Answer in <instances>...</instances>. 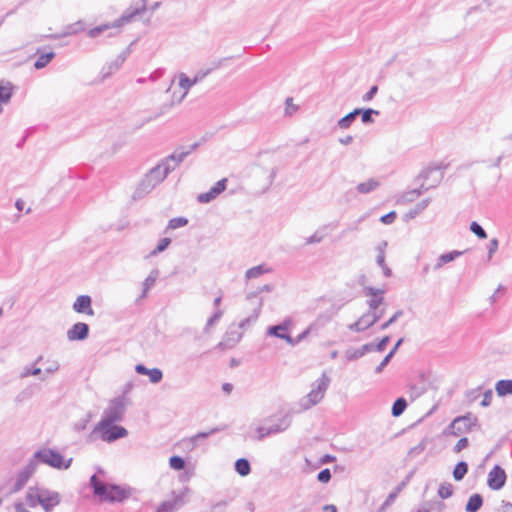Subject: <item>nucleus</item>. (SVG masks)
Wrapping results in <instances>:
<instances>
[{
    "mask_svg": "<svg viewBox=\"0 0 512 512\" xmlns=\"http://www.w3.org/2000/svg\"><path fill=\"white\" fill-rule=\"evenodd\" d=\"M438 496L441 499H447L453 495V485L451 483H442L438 488Z\"/></svg>",
    "mask_w": 512,
    "mask_h": 512,
    "instance_id": "44",
    "label": "nucleus"
},
{
    "mask_svg": "<svg viewBox=\"0 0 512 512\" xmlns=\"http://www.w3.org/2000/svg\"><path fill=\"white\" fill-rule=\"evenodd\" d=\"M61 502V496L56 491L41 489L40 504L45 512H52Z\"/></svg>",
    "mask_w": 512,
    "mask_h": 512,
    "instance_id": "12",
    "label": "nucleus"
},
{
    "mask_svg": "<svg viewBox=\"0 0 512 512\" xmlns=\"http://www.w3.org/2000/svg\"><path fill=\"white\" fill-rule=\"evenodd\" d=\"M481 390H482L481 386L474 388V389L467 390L464 394V398H465L466 402L469 404L475 402L479 398Z\"/></svg>",
    "mask_w": 512,
    "mask_h": 512,
    "instance_id": "46",
    "label": "nucleus"
},
{
    "mask_svg": "<svg viewBox=\"0 0 512 512\" xmlns=\"http://www.w3.org/2000/svg\"><path fill=\"white\" fill-rule=\"evenodd\" d=\"M396 498L397 492H391L379 508L378 512H385V510L394 503Z\"/></svg>",
    "mask_w": 512,
    "mask_h": 512,
    "instance_id": "54",
    "label": "nucleus"
},
{
    "mask_svg": "<svg viewBox=\"0 0 512 512\" xmlns=\"http://www.w3.org/2000/svg\"><path fill=\"white\" fill-rule=\"evenodd\" d=\"M317 479L319 482H322V483H327L330 481L331 479V472L329 469H324L322 471H320L317 475Z\"/></svg>",
    "mask_w": 512,
    "mask_h": 512,
    "instance_id": "59",
    "label": "nucleus"
},
{
    "mask_svg": "<svg viewBox=\"0 0 512 512\" xmlns=\"http://www.w3.org/2000/svg\"><path fill=\"white\" fill-rule=\"evenodd\" d=\"M359 115H361V120H362L363 123L369 124V123H373L374 122V119L372 118V115H379V111L371 109V108L361 109V112H360Z\"/></svg>",
    "mask_w": 512,
    "mask_h": 512,
    "instance_id": "45",
    "label": "nucleus"
},
{
    "mask_svg": "<svg viewBox=\"0 0 512 512\" xmlns=\"http://www.w3.org/2000/svg\"><path fill=\"white\" fill-rule=\"evenodd\" d=\"M470 230L476 235L478 236L480 239H485L487 238V233L485 232V230L482 228L481 225H479L477 222H472L471 225H470Z\"/></svg>",
    "mask_w": 512,
    "mask_h": 512,
    "instance_id": "52",
    "label": "nucleus"
},
{
    "mask_svg": "<svg viewBox=\"0 0 512 512\" xmlns=\"http://www.w3.org/2000/svg\"><path fill=\"white\" fill-rule=\"evenodd\" d=\"M227 179L223 178L215 183V185L207 192L200 193L197 200L200 203H209L216 199L226 189Z\"/></svg>",
    "mask_w": 512,
    "mask_h": 512,
    "instance_id": "15",
    "label": "nucleus"
},
{
    "mask_svg": "<svg viewBox=\"0 0 512 512\" xmlns=\"http://www.w3.org/2000/svg\"><path fill=\"white\" fill-rule=\"evenodd\" d=\"M181 505L180 499H175L173 501L163 502L157 509V512H173Z\"/></svg>",
    "mask_w": 512,
    "mask_h": 512,
    "instance_id": "43",
    "label": "nucleus"
},
{
    "mask_svg": "<svg viewBox=\"0 0 512 512\" xmlns=\"http://www.w3.org/2000/svg\"><path fill=\"white\" fill-rule=\"evenodd\" d=\"M89 335V326L86 323L78 322L67 331V338L70 341H82Z\"/></svg>",
    "mask_w": 512,
    "mask_h": 512,
    "instance_id": "18",
    "label": "nucleus"
},
{
    "mask_svg": "<svg viewBox=\"0 0 512 512\" xmlns=\"http://www.w3.org/2000/svg\"><path fill=\"white\" fill-rule=\"evenodd\" d=\"M127 434L128 432L124 427L115 425L114 422L101 419L94 427L90 436L91 438H100L104 442L111 443L127 436Z\"/></svg>",
    "mask_w": 512,
    "mask_h": 512,
    "instance_id": "6",
    "label": "nucleus"
},
{
    "mask_svg": "<svg viewBox=\"0 0 512 512\" xmlns=\"http://www.w3.org/2000/svg\"><path fill=\"white\" fill-rule=\"evenodd\" d=\"M326 227H321L317 229L310 237H308L305 241L306 245L316 244L323 241L326 234L324 233V230Z\"/></svg>",
    "mask_w": 512,
    "mask_h": 512,
    "instance_id": "41",
    "label": "nucleus"
},
{
    "mask_svg": "<svg viewBox=\"0 0 512 512\" xmlns=\"http://www.w3.org/2000/svg\"><path fill=\"white\" fill-rule=\"evenodd\" d=\"M396 219V212L394 211H391L389 212L388 214L386 215H383L381 218H380V221L383 223V224H386V225H389V224H392Z\"/></svg>",
    "mask_w": 512,
    "mask_h": 512,
    "instance_id": "62",
    "label": "nucleus"
},
{
    "mask_svg": "<svg viewBox=\"0 0 512 512\" xmlns=\"http://www.w3.org/2000/svg\"><path fill=\"white\" fill-rule=\"evenodd\" d=\"M170 243H171V239L170 238H162L159 241L157 247L153 251L150 252V256H155L158 253L163 252L164 250L167 249V247L170 245Z\"/></svg>",
    "mask_w": 512,
    "mask_h": 512,
    "instance_id": "49",
    "label": "nucleus"
},
{
    "mask_svg": "<svg viewBox=\"0 0 512 512\" xmlns=\"http://www.w3.org/2000/svg\"><path fill=\"white\" fill-rule=\"evenodd\" d=\"M34 473L35 461H28L23 468L0 486V495L9 497L21 491Z\"/></svg>",
    "mask_w": 512,
    "mask_h": 512,
    "instance_id": "3",
    "label": "nucleus"
},
{
    "mask_svg": "<svg viewBox=\"0 0 512 512\" xmlns=\"http://www.w3.org/2000/svg\"><path fill=\"white\" fill-rule=\"evenodd\" d=\"M380 186V182L375 178H370L356 186V191L359 194H369L375 191Z\"/></svg>",
    "mask_w": 512,
    "mask_h": 512,
    "instance_id": "22",
    "label": "nucleus"
},
{
    "mask_svg": "<svg viewBox=\"0 0 512 512\" xmlns=\"http://www.w3.org/2000/svg\"><path fill=\"white\" fill-rule=\"evenodd\" d=\"M49 365L45 369L46 374H54L60 369V364L58 361H48Z\"/></svg>",
    "mask_w": 512,
    "mask_h": 512,
    "instance_id": "61",
    "label": "nucleus"
},
{
    "mask_svg": "<svg viewBox=\"0 0 512 512\" xmlns=\"http://www.w3.org/2000/svg\"><path fill=\"white\" fill-rule=\"evenodd\" d=\"M495 391L499 397L512 395V379L497 381L495 384Z\"/></svg>",
    "mask_w": 512,
    "mask_h": 512,
    "instance_id": "27",
    "label": "nucleus"
},
{
    "mask_svg": "<svg viewBox=\"0 0 512 512\" xmlns=\"http://www.w3.org/2000/svg\"><path fill=\"white\" fill-rule=\"evenodd\" d=\"M169 465L174 470H181L185 467V461L180 456H172Z\"/></svg>",
    "mask_w": 512,
    "mask_h": 512,
    "instance_id": "51",
    "label": "nucleus"
},
{
    "mask_svg": "<svg viewBox=\"0 0 512 512\" xmlns=\"http://www.w3.org/2000/svg\"><path fill=\"white\" fill-rule=\"evenodd\" d=\"M36 54L38 55L34 68L39 70L47 66V64L55 57V53L53 51L41 53V50L38 49Z\"/></svg>",
    "mask_w": 512,
    "mask_h": 512,
    "instance_id": "25",
    "label": "nucleus"
},
{
    "mask_svg": "<svg viewBox=\"0 0 512 512\" xmlns=\"http://www.w3.org/2000/svg\"><path fill=\"white\" fill-rule=\"evenodd\" d=\"M361 112V108H357L355 110H353L352 112L348 113L346 116H344L343 118H341L337 125L340 129H348L352 123L355 121L356 117L360 114Z\"/></svg>",
    "mask_w": 512,
    "mask_h": 512,
    "instance_id": "31",
    "label": "nucleus"
},
{
    "mask_svg": "<svg viewBox=\"0 0 512 512\" xmlns=\"http://www.w3.org/2000/svg\"><path fill=\"white\" fill-rule=\"evenodd\" d=\"M497 512H512V503L502 501L500 507L497 509Z\"/></svg>",
    "mask_w": 512,
    "mask_h": 512,
    "instance_id": "64",
    "label": "nucleus"
},
{
    "mask_svg": "<svg viewBox=\"0 0 512 512\" xmlns=\"http://www.w3.org/2000/svg\"><path fill=\"white\" fill-rule=\"evenodd\" d=\"M362 357V352L359 348L357 349H348L345 351V358L347 361H353Z\"/></svg>",
    "mask_w": 512,
    "mask_h": 512,
    "instance_id": "55",
    "label": "nucleus"
},
{
    "mask_svg": "<svg viewBox=\"0 0 512 512\" xmlns=\"http://www.w3.org/2000/svg\"><path fill=\"white\" fill-rule=\"evenodd\" d=\"M376 322L377 318L368 310L356 322L350 324L349 329L356 332L364 331L373 326Z\"/></svg>",
    "mask_w": 512,
    "mask_h": 512,
    "instance_id": "19",
    "label": "nucleus"
},
{
    "mask_svg": "<svg viewBox=\"0 0 512 512\" xmlns=\"http://www.w3.org/2000/svg\"><path fill=\"white\" fill-rule=\"evenodd\" d=\"M29 461H35V469L39 462L57 469H67L70 467L72 459L64 460L63 456L50 448H42L36 451Z\"/></svg>",
    "mask_w": 512,
    "mask_h": 512,
    "instance_id": "8",
    "label": "nucleus"
},
{
    "mask_svg": "<svg viewBox=\"0 0 512 512\" xmlns=\"http://www.w3.org/2000/svg\"><path fill=\"white\" fill-rule=\"evenodd\" d=\"M290 419L288 416H284L280 418L276 423H272L269 425H261L256 429L257 432V440L261 441L264 438L275 435L281 432H284L290 426Z\"/></svg>",
    "mask_w": 512,
    "mask_h": 512,
    "instance_id": "10",
    "label": "nucleus"
},
{
    "mask_svg": "<svg viewBox=\"0 0 512 512\" xmlns=\"http://www.w3.org/2000/svg\"><path fill=\"white\" fill-rule=\"evenodd\" d=\"M403 315V310L396 311L393 316L381 325V330H386L389 326L394 324Z\"/></svg>",
    "mask_w": 512,
    "mask_h": 512,
    "instance_id": "56",
    "label": "nucleus"
},
{
    "mask_svg": "<svg viewBox=\"0 0 512 512\" xmlns=\"http://www.w3.org/2000/svg\"><path fill=\"white\" fill-rule=\"evenodd\" d=\"M178 78V85L179 88L182 90V93L180 95H177L176 92L173 93L171 101L172 104H180L187 96L191 87L194 86L192 80L185 73H180Z\"/></svg>",
    "mask_w": 512,
    "mask_h": 512,
    "instance_id": "16",
    "label": "nucleus"
},
{
    "mask_svg": "<svg viewBox=\"0 0 512 512\" xmlns=\"http://www.w3.org/2000/svg\"><path fill=\"white\" fill-rule=\"evenodd\" d=\"M13 85L9 81H0V102L8 103L12 97Z\"/></svg>",
    "mask_w": 512,
    "mask_h": 512,
    "instance_id": "28",
    "label": "nucleus"
},
{
    "mask_svg": "<svg viewBox=\"0 0 512 512\" xmlns=\"http://www.w3.org/2000/svg\"><path fill=\"white\" fill-rule=\"evenodd\" d=\"M129 399L124 396H118L109 401L108 406L103 412L102 418L106 421L120 422L125 414Z\"/></svg>",
    "mask_w": 512,
    "mask_h": 512,
    "instance_id": "9",
    "label": "nucleus"
},
{
    "mask_svg": "<svg viewBox=\"0 0 512 512\" xmlns=\"http://www.w3.org/2000/svg\"><path fill=\"white\" fill-rule=\"evenodd\" d=\"M478 419L472 413H467L466 415L456 417L449 428L451 429V434L457 436L462 433L469 432L474 426L477 425Z\"/></svg>",
    "mask_w": 512,
    "mask_h": 512,
    "instance_id": "11",
    "label": "nucleus"
},
{
    "mask_svg": "<svg viewBox=\"0 0 512 512\" xmlns=\"http://www.w3.org/2000/svg\"><path fill=\"white\" fill-rule=\"evenodd\" d=\"M196 145H192L189 149H178L170 156L162 160L157 166L152 168L139 184L136 194L149 193L153 188L159 185L167 175L176 169L179 164L195 149Z\"/></svg>",
    "mask_w": 512,
    "mask_h": 512,
    "instance_id": "1",
    "label": "nucleus"
},
{
    "mask_svg": "<svg viewBox=\"0 0 512 512\" xmlns=\"http://www.w3.org/2000/svg\"><path fill=\"white\" fill-rule=\"evenodd\" d=\"M188 223V219L185 218V217H176V218H172L169 223H168V226L167 228L168 229H177V228H180V227H184L186 226Z\"/></svg>",
    "mask_w": 512,
    "mask_h": 512,
    "instance_id": "47",
    "label": "nucleus"
},
{
    "mask_svg": "<svg viewBox=\"0 0 512 512\" xmlns=\"http://www.w3.org/2000/svg\"><path fill=\"white\" fill-rule=\"evenodd\" d=\"M364 295L369 297L367 300L368 310H375L379 308L383 302V295L385 293L384 289H378L372 286H366L363 289Z\"/></svg>",
    "mask_w": 512,
    "mask_h": 512,
    "instance_id": "14",
    "label": "nucleus"
},
{
    "mask_svg": "<svg viewBox=\"0 0 512 512\" xmlns=\"http://www.w3.org/2000/svg\"><path fill=\"white\" fill-rule=\"evenodd\" d=\"M461 254H462V252H460V251H452V252L440 255L438 257V259H437V262H436V264L434 266V269L435 270H439L440 268L443 267V265L454 261Z\"/></svg>",
    "mask_w": 512,
    "mask_h": 512,
    "instance_id": "29",
    "label": "nucleus"
},
{
    "mask_svg": "<svg viewBox=\"0 0 512 512\" xmlns=\"http://www.w3.org/2000/svg\"><path fill=\"white\" fill-rule=\"evenodd\" d=\"M159 276V271L157 269H153L150 271L149 275L143 281V291L140 296L141 299L146 298L148 291L155 285L157 278Z\"/></svg>",
    "mask_w": 512,
    "mask_h": 512,
    "instance_id": "24",
    "label": "nucleus"
},
{
    "mask_svg": "<svg viewBox=\"0 0 512 512\" xmlns=\"http://www.w3.org/2000/svg\"><path fill=\"white\" fill-rule=\"evenodd\" d=\"M269 271H270V269L266 268L264 265H258V266H254V267L248 269L245 273V277L248 280L256 279V278L260 277L261 275H263L264 273L269 272Z\"/></svg>",
    "mask_w": 512,
    "mask_h": 512,
    "instance_id": "39",
    "label": "nucleus"
},
{
    "mask_svg": "<svg viewBox=\"0 0 512 512\" xmlns=\"http://www.w3.org/2000/svg\"><path fill=\"white\" fill-rule=\"evenodd\" d=\"M42 370L35 366H25L20 373V378H27L29 376H37L41 374Z\"/></svg>",
    "mask_w": 512,
    "mask_h": 512,
    "instance_id": "48",
    "label": "nucleus"
},
{
    "mask_svg": "<svg viewBox=\"0 0 512 512\" xmlns=\"http://www.w3.org/2000/svg\"><path fill=\"white\" fill-rule=\"evenodd\" d=\"M218 431H219L218 428H213L208 432L197 433L196 435L184 440V443L187 445H190L191 449H193L198 444L199 440L206 439L207 437H209L210 435H212Z\"/></svg>",
    "mask_w": 512,
    "mask_h": 512,
    "instance_id": "33",
    "label": "nucleus"
},
{
    "mask_svg": "<svg viewBox=\"0 0 512 512\" xmlns=\"http://www.w3.org/2000/svg\"><path fill=\"white\" fill-rule=\"evenodd\" d=\"M135 371L138 374L147 375L149 377L150 382L153 384H157V383L161 382V380L163 379V373H162L161 369H159V368L149 369L142 364H137L135 366Z\"/></svg>",
    "mask_w": 512,
    "mask_h": 512,
    "instance_id": "21",
    "label": "nucleus"
},
{
    "mask_svg": "<svg viewBox=\"0 0 512 512\" xmlns=\"http://www.w3.org/2000/svg\"><path fill=\"white\" fill-rule=\"evenodd\" d=\"M91 297L88 295H80L76 298L75 302L73 303V310L77 313H84L89 316L94 315V311L91 307Z\"/></svg>",
    "mask_w": 512,
    "mask_h": 512,
    "instance_id": "20",
    "label": "nucleus"
},
{
    "mask_svg": "<svg viewBox=\"0 0 512 512\" xmlns=\"http://www.w3.org/2000/svg\"><path fill=\"white\" fill-rule=\"evenodd\" d=\"M242 338V333L237 331V330H233V331H229L226 333L225 337H224V341L221 342L219 345H224L226 347H233L235 346Z\"/></svg>",
    "mask_w": 512,
    "mask_h": 512,
    "instance_id": "32",
    "label": "nucleus"
},
{
    "mask_svg": "<svg viewBox=\"0 0 512 512\" xmlns=\"http://www.w3.org/2000/svg\"><path fill=\"white\" fill-rule=\"evenodd\" d=\"M429 512H444L446 505L442 501H429L426 503Z\"/></svg>",
    "mask_w": 512,
    "mask_h": 512,
    "instance_id": "50",
    "label": "nucleus"
},
{
    "mask_svg": "<svg viewBox=\"0 0 512 512\" xmlns=\"http://www.w3.org/2000/svg\"><path fill=\"white\" fill-rule=\"evenodd\" d=\"M430 203V199H424L421 202L417 203L414 209L411 212V216L417 215L424 211Z\"/></svg>",
    "mask_w": 512,
    "mask_h": 512,
    "instance_id": "57",
    "label": "nucleus"
},
{
    "mask_svg": "<svg viewBox=\"0 0 512 512\" xmlns=\"http://www.w3.org/2000/svg\"><path fill=\"white\" fill-rule=\"evenodd\" d=\"M42 488L30 487L25 494V501L28 506L36 507L40 504V494Z\"/></svg>",
    "mask_w": 512,
    "mask_h": 512,
    "instance_id": "26",
    "label": "nucleus"
},
{
    "mask_svg": "<svg viewBox=\"0 0 512 512\" xmlns=\"http://www.w3.org/2000/svg\"><path fill=\"white\" fill-rule=\"evenodd\" d=\"M85 30V23L81 20L75 22V23H72L68 26L65 27V30L62 34L60 35H54L53 38L54 39H58L60 37H65V36H71V35H75V34H78L82 31Z\"/></svg>",
    "mask_w": 512,
    "mask_h": 512,
    "instance_id": "23",
    "label": "nucleus"
},
{
    "mask_svg": "<svg viewBox=\"0 0 512 512\" xmlns=\"http://www.w3.org/2000/svg\"><path fill=\"white\" fill-rule=\"evenodd\" d=\"M146 10V0H139L135 5H131L127 8L121 17L115 20L112 24H103L97 27H94L88 31V35L91 38L98 37L101 33L108 30L109 28H119L125 24L130 23L135 16L142 14Z\"/></svg>",
    "mask_w": 512,
    "mask_h": 512,
    "instance_id": "4",
    "label": "nucleus"
},
{
    "mask_svg": "<svg viewBox=\"0 0 512 512\" xmlns=\"http://www.w3.org/2000/svg\"><path fill=\"white\" fill-rule=\"evenodd\" d=\"M262 305H263V301H262V299H260L258 301L256 307L253 309L252 314L250 316H248L247 318L240 321V323H239L240 329H245L247 326L250 325V323L255 322L258 319L260 312H261Z\"/></svg>",
    "mask_w": 512,
    "mask_h": 512,
    "instance_id": "30",
    "label": "nucleus"
},
{
    "mask_svg": "<svg viewBox=\"0 0 512 512\" xmlns=\"http://www.w3.org/2000/svg\"><path fill=\"white\" fill-rule=\"evenodd\" d=\"M228 58H223V59H220L218 60L217 62H215L213 64V67L210 68V69H207L206 71H199L195 77L192 80V82L195 84H197L198 82H200L201 80H203L208 74L211 73V71L215 70V69H218L220 68L223 63L227 60Z\"/></svg>",
    "mask_w": 512,
    "mask_h": 512,
    "instance_id": "35",
    "label": "nucleus"
},
{
    "mask_svg": "<svg viewBox=\"0 0 512 512\" xmlns=\"http://www.w3.org/2000/svg\"><path fill=\"white\" fill-rule=\"evenodd\" d=\"M273 290V286L270 284H265L261 287H259L255 292L249 293L246 296L247 300H251L253 298H256L260 293L263 292H271Z\"/></svg>",
    "mask_w": 512,
    "mask_h": 512,
    "instance_id": "53",
    "label": "nucleus"
},
{
    "mask_svg": "<svg viewBox=\"0 0 512 512\" xmlns=\"http://www.w3.org/2000/svg\"><path fill=\"white\" fill-rule=\"evenodd\" d=\"M406 407H407L406 400L402 397L398 398L392 406L391 413L394 417H398L405 411Z\"/></svg>",
    "mask_w": 512,
    "mask_h": 512,
    "instance_id": "42",
    "label": "nucleus"
},
{
    "mask_svg": "<svg viewBox=\"0 0 512 512\" xmlns=\"http://www.w3.org/2000/svg\"><path fill=\"white\" fill-rule=\"evenodd\" d=\"M469 444V441L467 438H460L458 440V442L456 443V445L454 446V451L456 453H459L460 451H462L463 449H465Z\"/></svg>",
    "mask_w": 512,
    "mask_h": 512,
    "instance_id": "63",
    "label": "nucleus"
},
{
    "mask_svg": "<svg viewBox=\"0 0 512 512\" xmlns=\"http://www.w3.org/2000/svg\"><path fill=\"white\" fill-rule=\"evenodd\" d=\"M498 244L499 243L497 238H493L490 240L488 247V260H490L493 257L494 253L497 251Z\"/></svg>",
    "mask_w": 512,
    "mask_h": 512,
    "instance_id": "60",
    "label": "nucleus"
},
{
    "mask_svg": "<svg viewBox=\"0 0 512 512\" xmlns=\"http://www.w3.org/2000/svg\"><path fill=\"white\" fill-rule=\"evenodd\" d=\"M428 174L433 175V182L432 183L421 182V184L418 188L408 191L403 195L402 198L404 201L412 202L416 198H418L420 195H422L424 192L428 191L429 189L437 187L441 183V181L443 179V172L441 171V167L428 166L420 173V175L418 176V179H427Z\"/></svg>",
    "mask_w": 512,
    "mask_h": 512,
    "instance_id": "5",
    "label": "nucleus"
},
{
    "mask_svg": "<svg viewBox=\"0 0 512 512\" xmlns=\"http://www.w3.org/2000/svg\"><path fill=\"white\" fill-rule=\"evenodd\" d=\"M468 472V465L466 462L464 461H461L459 462L454 470H453V477L456 481H461L464 476L467 474Z\"/></svg>",
    "mask_w": 512,
    "mask_h": 512,
    "instance_id": "40",
    "label": "nucleus"
},
{
    "mask_svg": "<svg viewBox=\"0 0 512 512\" xmlns=\"http://www.w3.org/2000/svg\"><path fill=\"white\" fill-rule=\"evenodd\" d=\"M506 472L499 465H495L488 473L487 485L492 490H500L506 482Z\"/></svg>",
    "mask_w": 512,
    "mask_h": 512,
    "instance_id": "13",
    "label": "nucleus"
},
{
    "mask_svg": "<svg viewBox=\"0 0 512 512\" xmlns=\"http://www.w3.org/2000/svg\"><path fill=\"white\" fill-rule=\"evenodd\" d=\"M290 321H284L283 323L276 325V326H270L267 330V334L270 336H275L277 338H280L285 331L288 330Z\"/></svg>",
    "mask_w": 512,
    "mask_h": 512,
    "instance_id": "38",
    "label": "nucleus"
},
{
    "mask_svg": "<svg viewBox=\"0 0 512 512\" xmlns=\"http://www.w3.org/2000/svg\"><path fill=\"white\" fill-rule=\"evenodd\" d=\"M223 314L224 311L222 309H217L214 311L213 315L207 320L203 329L205 334L210 333L211 329L219 322Z\"/></svg>",
    "mask_w": 512,
    "mask_h": 512,
    "instance_id": "36",
    "label": "nucleus"
},
{
    "mask_svg": "<svg viewBox=\"0 0 512 512\" xmlns=\"http://www.w3.org/2000/svg\"><path fill=\"white\" fill-rule=\"evenodd\" d=\"M129 53H130L129 49H126L125 51L121 52L113 61H111L110 63H107L102 68V71H101L102 77L107 78V77L111 76L112 74H114L117 70H119V68L123 65L126 58L128 57Z\"/></svg>",
    "mask_w": 512,
    "mask_h": 512,
    "instance_id": "17",
    "label": "nucleus"
},
{
    "mask_svg": "<svg viewBox=\"0 0 512 512\" xmlns=\"http://www.w3.org/2000/svg\"><path fill=\"white\" fill-rule=\"evenodd\" d=\"M90 486L100 502L121 503L131 496V489L127 486L108 484L97 474L90 478Z\"/></svg>",
    "mask_w": 512,
    "mask_h": 512,
    "instance_id": "2",
    "label": "nucleus"
},
{
    "mask_svg": "<svg viewBox=\"0 0 512 512\" xmlns=\"http://www.w3.org/2000/svg\"><path fill=\"white\" fill-rule=\"evenodd\" d=\"M483 504V498L480 494H473L470 496L467 504L466 511L467 512H477Z\"/></svg>",
    "mask_w": 512,
    "mask_h": 512,
    "instance_id": "34",
    "label": "nucleus"
},
{
    "mask_svg": "<svg viewBox=\"0 0 512 512\" xmlns=\"http://www.w3.org/2000/svg\"><path fill=\"white\" fill-rule=\"evenodd\" d=\"M331 378L326 372H323L313 384L311 391L301 399L300 405L304 410H308L311 407L317 405L324 398L326 391L329 388Z\"/></svg>",
    "mask_w": 512,
    "mask_h": 512,
    "instance_id": "7",
    "label": "nucleus"
},
{
    "mask_svg": "<svg viewBox=\"0 0 512 512\" xmlns=\"http://www.w3.org/2000/svg\"><path fill=\"white\" fill-rule=\"evenodd\" d=\"M492 399H493V392H492V390L491 389L486 390L483 393V399L481 401V406L482 407L490 406L491 402H492Z\"/></svg>",
    "mask_w": 512,
    "mask_h": 512,
    "instance_id": "58",
    "label": "nucleus"
},
{
    "mask_svg": "<svg viewBox=\"0 0 512 512\" xmlns=\"http://www.w3.org/2000/svg\"><path fill=\"white\" fill-rule=\"evenodd\" d=\"M235 470L240 476H247L251 472L250 463L245 458H240L235 462Z\"/></svg>",
    "mask_w": 512,
    "mask_h": 512,
    "instance_id": "37",
    "label": "nucleus"
}]
</instances>
